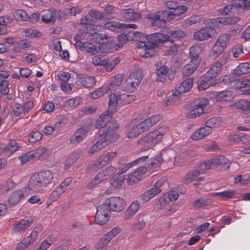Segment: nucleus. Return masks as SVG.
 <instances>
[{"label":"nucleus","mask_w":250,"mask_h":250,"mask_svg":"<svg viewBox=\"0 0 250 250\" xmlns=\"http://www.w3.org/2000/svg\"><path fill=\"white\" fill-rule=\"evenodd\" d=\"M123 80V77L122 75L118 74L111 78L110 83H109L107 89L109 91L116 90L118 87L121 84Z\"/></svg>","instance_id":"obj_29"},{"label":"nucleus","mask_w":250,"mask_h":250,"mask_svg":"<svg viewBox=\"0 0 250 250\" xmlns=\"http://www.w3.org/2000/svg\"><path fill=\"white\" fill-rule=\"evenodd\" d=\"M240 3L235 2L225 6L222 12V15H227L234 13L238 8L244 7L245 8H250V0H240Z\"/></svg>","instance_id":"obj_12"},{"label":"nucleus","mask_w":250,"mask_h":250,"mask_svg":"<svg viewBox=\"0 0 250 250\" xmlns=\"http://www.w3.org/2000/svg\"><path fill=\"white\" fill-rule=\"evenodd\" d=\"M38 235V232L36 230L33 231L29 236L24 238L23 241L29 247L37 239Z\"/></svg>","instance_id":"obj_51"},{"label":"nucleus","mask_w":250,"mask_h":250,"mask_svg":"<svg viewBox=\"0 0 250 250\" xmlns=\"http://www.w3.org/2000/svg\"><path fill=\"white\" fill-rule=\"evenodd\" d=\"M235 194L234 190H226L221 192L215 193V194L217 195L223 199H228L232 198Z\"/></svg>","instance_id":"obj_48"},{"label":"nucleus","mask_w":250,"mask_h":250,"mask_svg":"<svg viewBox=\"0 0 250 250\" xmlns=\"http://www.w3.org/2000/svg\"><path fill=\"white\" fill-rule=\"evenodd\" d=\"M52 179V173L48 170L34 173L29 179L28 188L34 191H40L49 184Z\"/></svg>","instance_id":"obj_2"},{"label":"nucleus","mask_w":250,"mask_h":250,"mask_svg":"<svg viewBox=\"0 0 250 250\" xmlns=\"http://www.w3.org/2000/svg\"><path fill=\"white\" fill-rule=\"evenodd\" d=\"M105 179L106 177H104V174L100 172L88 184L87 188L88 189H91Z\"/></svg>","instance_id":"obj_35"},{"label":"nucleus","mask_w":250,"mask_h":250,"mask_svg":"<svg viewBox=\"0 0 250 250\" xmlns=\"http://www.w3.org/2000/svg\"><path fill=\"white\" fill-rule=\"evenodd\" d=\"M220 123L221 120L220 118L213 117L208 120L206 122V125L211 128L212 130V128L217 127L220 124Z\"/></svg>","instance_id":"obj_56"},{"label":"nucleus","mask_w":250,"mask_h":250,"mask_svg":"<svg viewBox=\"0 0 250 250\" xmlns=\"http://www.w3.org/2000/svg\"><path fill=\"white\" fill-rule=\"evenodd\" d=\"M78 82L83 86L87 88L93 86L96 83L94 77H80Z\"/></svg>","instance_id":"obj_32"},{"label":"nucleus","mask_w":250,"mask_h":250,"mask_svg":"<svg viewBox=\"0 0 250 250\" xmlns=\"http://www.w3.org/2000/svg\"><path fill=\"white\" fill-rule=\"evenodd\" d=\"M87 21V19H81L79 25V30L84 33H95L96 32L95 30V25L86 22Z\"/></svg>","instance_id":"obj_23"},{"label":"nucleus","mask_w":250,"mask_h":250,"mask_svg":"<svg viewBox=\"0 0 250 250\" xmlns=\"http://www.w3.org/2000/svg\"><path fill=\"white\" fill-rule=\"evenodd\" d=\"M136 97L133 94L126 93L118 94V100L121 104H127L132 103L135 100Z\"/></svg>","instance_id":"obj_33"},{"label":"nucleus","mask_w":250,"mask_h":250,"mask_svg":"<svg viewBox=\"0 0 250 250\" xmlns=\"http://www.w3.org/2000/svg\"><path fill=\"white\" fill-rule=\"evenodd\" d=\"M118 127V124L113 122L104 128L99 130L98 138L106 146L115 142L119 138V135L116 133V130Z\"/></svg>","instance_id":"obj_4"},{"label":"nucleus","mask_w":250,"mask_h":250,"mask_svg":"<svg viewBox=\"0 0 250 250\" xmlns=\"http://www.w3.org/2000/svg\"><path fill=\"white\" fill-rule=\"evenodd\" d=\"M26 13L22 10H16L13 13V16L17 21H24L26 18Z\"/></svg>","instance_id":"obj_61"},{"label":"nucleus","mask_w":250,"mask_h":250,"mask_svg":"<svg viewBox=\"0 0 250 250\" xmlns=\"http://www.w3.org/2000/svg\"><path fill=\"white\" fill-rule=\"evenodd\" d=\"M108 163V159H107L105 154H103L96 161L92 163L90 165L89 167L92 170H97L105 166Z\"/></svg>","instance_id":"obj_24"},{"label":"nucleus","mask_w":250,"mask_h":250,"mask_svg":"<svg viewBox=\"0 0 250 250\" xmlns=\"http://www.w3.org/2000/svg\"><path fill=\"white\" fill-rule=\"evenodd\" d=\"M211 204L212 201L210 199L201 197L195 200L194 203V207L199 208L209 206Z\"/></svg>","instance_id":"obj_43"},{"label":"nucleus","mask_w":250,"mask_h":250,"mask_svg":"<svg viewBox=\"0 0 250 250\" xmlns=\"http://www.w3.org/2000/svg\"><path fill=\"white\" fill-rule=\"evenodd\" d=\"M121 17L125 20L135 21L141 18L140 12H135L132 8L123 9L120 12Z\"/></svg>","instance_id":"obj_16"},{"label":"nucleus","mask_w":250,"mask_h":250,"mask_svg":"<svg viewBox=\"0 0 250 250\" xmlns=\"http://www.w3.org/2000/svg\"><path fill=\"white\" fill-rule=\"evenodd\" d=\"M168 35L161 33H155L146 36V40L139 41L137 43V46L144 49L142 57L148 58L156 55L158 53L159 44L169 41L173 42L175 39L177 40L186 36V33L181 30H170Z\"/></svg>","instance_id":"obj_1"},{"label":"nucleus","mask_w":250,"mask_h":250,"mask_svg":"<svg viewBox=\"0 0 250 250\" xmlns=\"http://www.w3.org/2000/svg\"><path fill=\"white\" fill-rule=\"evenodd\" d=\"M124 24L119 22H107L104 24L106 29L115 32H119V30L123 28Z\"/></svg>","instance_id":"obj_41"},{"label":"nucleus","mask_w":250,"mask_h":250,"mask_svg":"<svg viewBox=\"0 0 250 250\" xmlns=\"http://www.w3.org/2000/svg\"><path fill=\"white\" fill-rule=\"evenodd\" d=\"M217 33L216 29L211 27H205L194 33L193 38L198 41H206L213 37Z\"/></svg>","instance_id":"obj_10"},{"label":"nucleus","mask_w":250,"mask_h":250,"mask_svg":"<svg viewBox=\"0 0 250 250\" xmlns=\"http://www.w3.org/2000/svg\"><path fill=\"white\" fill-rule=\"evenodd\" d=\"M146 18L150 20L152 26L156 27L163 26L167 21L172 19L169 11H158L154 15L149 14Z\"/></svg>","instance_id":"obj_6"},{"label":"nucleus","mask_w":250,"mask_h":250,"mask_svg":"<svg viewBox=\"0 0 250 250\" xmlns=\"http://www.w3.org/2000/svg\"><path fill=\"white\" fill-rule=\"evenodd\" d=\"M211 23L213 26H221L231 23V19L229 18H218L211 20Z\"/></svg>","instance_id":"obj_42"},{"label":"nucleus","mask_w":250,"mask_h":250,"mask_svg":"<svg viewBox=\"0 0 250 250\" xmlns=\"http://www.w3.org/2000/svg\"><path fill=\"white\" fill-rule=\"evenodd\" d=\"M161 189L153 188L145 191L141 195V199L144 202H148L151 198L161 192Z\"/></svg>","instance_id":"obj_28"},{"label":"nucleus","mask_w":250,"mask_h":250,"mask_svg":"<svg viewBox=\"0 0 250 250\" xmlns=\"http://www.w3.org/2000/svg\"><path fill=\"white\" fill-rule=\"evenodd\" d=\"M164 133L165 132L162 128L155 130L148 133L146 136L139 140L138 143L143 144V143L145 144L151 143L152 144L155 145L162 141Z\"/></svg>","instance_id":"obj_9"},{"label":"nucleus","mask_w":250,"mask_h":250,"mask_svg":"<svg viewBox=\"0 0 250 250\" xmlns=\"http://www.w3.org/2000/svg\"><path fill=\"white\" fill-rule=\"evenodd\" d=\"M200 172L199 171H192L187 173L184 178L185 182L186 184H189L193 181L195 180L199 175Z\"/></svg>","instance_id":"obj_47"},{"label":"nucleus","mask_w":250,"mask_h":250,"mask_svg":"<svg viewBox=\"0 0 250 250\" xmlns=\"http://www.w3.org/2000/svg\"><path fill=\"white\" fill-rule=\"evenodd\" d=\"M125 178V175H121L120 173H117L111 179L110 183L112 186L118 188L121 186Z\"/></svg>","instance_id":"obj_38"},{"label":"nucleus","mask_w":250,"mask_h":250,"mask_svg":"<svg viewBox=\"0 0 250 250\" xmlns=\"http://www.w3.org/2000/svg\"><path fill=\"white\" fill-rule=\"evenodd\" d=\"M145 37L142 33L138 32H129L128 34H121L118 36V39L120 42H125L128 40V38H131L132 40H137L138 38H142Z\"/></svg>","instance_id":"obj_31"},{"label":"nucleus","mask_w":250,"mask_h":250,"mask_svg":"<svg viewBox=\"0 0 250 250\" xmlns=\"http://www.w3.org/2000/svg\"><path fill=\"white\" fill-rule=\"evenodd\" d=\"M230 36L228 34H224L219 37L213 44L209 53V56L216 58L225 50L229 40Z\"/></svg>","instance_id":"obj_7"},{"label":"nucleus","mask_w":250,"mask_h":250,"mask_svg":"<svg viewBox=\"0 0 250 250\" xmlns=\"http://www.w3.org/2000/svg\"><path fill=\"white\" fill-rule=\"evenodd\" d=\"M105 203L110 211L120 212L124 209L125 206V201L120 197H112L107 198Z\"/></svg>","instance_id":"obj_11"},{"label":"nucleus","mask_w":250,"mask_h":250,"mask_svg":"<svg viewBox=\"0 0 250 250\" xmlns=\"http://www.w3.org/2000/svg\"><path fill=\"white\" fill-rule=\"evenodd\" d=\"M229 59V55L224 53L219 60L209 68L205 74L211 80L215 82V78L221 73L222 66L227 63Z\"/></svg>","instance_id":"obj_5"},{"label":"nucleus","mask_w":250,"mask_h":250,"mask_svg":"<svg viewBox=\"0 0 250 250\" xmlns=\"http://www.w3.org/2000/svg\"><path fill=\"white\" fill-rule=\"evenodd\" d=\"M111 119L112 117L110 114L102 113L97 120L96 123V128H99L100 130L101 128L106 127L109 124L112 123L110 122Z\"/></svg>","instance_id":"obj_22"},{"label":"nucleus","mask_w":250,"mask_h":250,"mask_svg":"<svg viewBox=\"0 0 250 250\" xmlns=\"http://www.w3.org/2000/svg\"><path fill=\"white\" fill-rule=\"evenodd\" d=\"M101 212L102 214L109 216L111 211L107 207V205H106V203L104 202L97 208V212Z\"/></svg>","instance_id":"obj_64"},{"label":"nucleus","mask_w":250,"mask_h":250,"mask_svg":"<svg viewBox=\"0 0 250 250\" xmlns=\"http://www.w3.org/2000/svg\"><path fill=\"white\" fill-rule=\"evenodd\" d=\"M169 201L170 200H169L167 195H164L161 197L157 203L158 208L159 209L164 208L168 205Z\"/></svg>","instance_id":"obj_57"},{"label":"nucleus","mask_w":250,"mask_h":250,"mask_svg":"<svg viewBox=\"0 0 250 250\" xmlns=\"http://www.w3.org/2000/svg\"><path fill=\"white\" fill-rule=\"evenodd\" d=\"M110 240L111 238L109 236L104 235L101 238L97 244V250H105L106 247Z\"/></svg>","instance_id":"obj_45"},{"label":"nucleus","mask_w":250,"mask_h":250,"mask_svg":"<svg viewBox=\"0 0 250 250\" xmlns=\"http://www.w3.org/2000/svg\"><path fill=\"white\" fill-rule=\"evenodd\" d=\"M142 79V69H137L134 71L126 80V89L131 92L135 91L140 84Z\"/></svg>","instance_id":"obj_8"},{"label":"nucleus","mask_w":250,"mask_h":250,"mask_svg":"<svg viewBox=\"0 0 250 250\" xmlns=\"http://www.w3.org/2000/svg\"><path fill=\"white\" fill-rule=\"evenodd\" d=\"M250 73V62H244L240 64L234 70L232 75L240 76L242 74Z\"/></svg>","instance_id":"obj_27"},{"label":"nucleus","mask_w":250,"mask_h":250,"mask_svg":"<svg viewBox=\"0 0 250 250\" xmlns=\"http://www.w3.org/2000/svg\"><path fill=\"white\" fill-rule=\"evenodd\" d=\"M106 145L99 138L97 139L96 142L94 145L90 148L88 152L89 155H93L95 152L98 151L103 148L106 146Z\"/></svg>","instance_id":"obj_39"},{"label":"nucleus","mask_w":250,"mask_h":250,"mask_svg":"<svg viewBox=\"0 0 250 250\" xmlns=\"http://www.w3.org/2000/svg\"><path fill=\"white\" fill-rule=\"evenodd\" d=\"M34 219L32 217L21 219L14 224L12 231L16 233L23 232L33 223Z\"/></svg>","instance_id":"obj_13"},{"label":"nucleus","mask_w":250,"mask_h":250,"mask_svg":"<svg viewBox=\"0 0 250 250\" xmlns=\"http://www.w3.org/2000/svg\"><path fill=\"white\" fill-rule=\"evenodd\" d=\"M24 198L23 192L21 190H17L13 192L9 198V203L12 205L18 204L19 201Z\"/></svg>","instance_id":"obj_30"},{"label":"nucleus","mask_w":250,"mask_h":250,"mask_svg":"<svg viewBox=\"0 0 250 250\" xmlns=\"http://www.w3.org/2000/svg\"><path fill=\"white\" fill-rule=\"evenodd\" d=\"M216 83L212 80H211L206 74L199 78L197 82V87L199 91H204L211 85Z\"/></svg>","instance_id":"obj_19"},{"label":"nucleus","mask_w":250,"mask_h":250,"mask_svg":"<svg viewBox=\"0 0 250 250\" xmlns=\"http://www.w3.org/2000/svg\"><path fill=\"white\" fill-rule=\"evenodd\" d=\"M208 105V101L206 98L196 99L190 104H186L185 109L188 110L186 113L188 119H193L201 116L205 113L204 109Z\"/></svg>","instance_id":"obj_3"},{"label":"nucleus","mask_w":250,"mask_h":250,"mask_svg":"<svg viewBox=\"0 0 250 250\" xmlns=\"http://www.w3.org/2000/svg\"><path fill=\"white\" fill-rule=\"evenodd\" d=\"M110 216L102 214L101 212H96L95 216V222L97 224L103 225L106 224L109 219Z\"/></svg>","instance_id":"obj_44"},{"label":"nucleus","mask_w":250,"mask_h":250,"mask_svg":"<svg viewBox=\"0 0 250 250\" xmlns=\"http://www.w3.org/2000/svg\"><path fill=\"white\" fill-rule=\"evenodd\" d=\"M212 132L211 128L206 125L205 126L201 127L191 135V138L194 140H198L205 138L208 136Z\"/></svg>","instance_id":"obj_21"},{"label":"nucleus","mask_w":250,"mask_h":250,"mask_svg":"<svg viewBox=\"0 0 250 250\" xmlns=\"http://www.w3.org/2000/svg\"><path fill=\"white\" fill-rule=\"evenodd\" d=\"M16 184L11 179H8L0 186V188L4 191L12 190L15 186Z\"/></svg>","instance_id":"obj_54"},{"label":"nucleus","mask_w":250,"mask_h":250,"mask_svg":"<svg viewBox=\"0 0 250 250\" xmlns=\"http://www.w3.org/2000/svg\"><path fill=\"white\" fill-rule=\"evenodd\" d=\"M108 57L106 55L99 54L92 58V62L95 66L104 65L107 63Z\"/></svg>","instance_id":"obj_34"},{"label":"nucleus","mask_w":250,"mask_h":250,"mask_svg":"<svg viewBox=\"0 0 250 250\" xmlns=\"http://www.w3.org/2000/svg\"><path fill=\"white\" fill-rule=\"evenodd\" d=\"M88 14L90 17L97 19L105 20L106 19V17L105 15L96 9L90 10L88 12Z\"/></svg>","instance_id":"obj_58"},{"label":"nucleus","mask_w":250,"mask_h":250,"mask_svg":"<svg viewBox=\"0 0 250 250\" xmlns=\"http://www.w3.org/2000/svg\"><path fill=\"white\" fill-rule=\"evenodd\" d=\"M63 193L62 189L57 188L53 190L49 195L47 200V207L51 205L54 202L56 201L60 196Z\"/></svg>","instance_id":"obj_40"},{"label":"nucleus","mask_w":250,"mask_h":250,"mask_svg":"<svg viewBox=\"0 0 250 250\" xmlns=\"http://www.w3.org/2000/svg\"><path fill=\"white\" fill-rule=\"evenodd\" d=\"M188 7L185 5H177L172 11H169V14L171 16H179L183 13L186 12L188 10Z\"/></svg>","instance_id":"obj_46"},{"label":"nucleus","mask_w":250,"mask_h":250,"mask_svg":"<svg viewBox=\"0 0 250 250\" xmlns=\"http://www.w3.org/2000/svg\"><path fill=\"white\" fill-rule=\"evenodd\" d=\"M140 204L137 200L133 201L124 212V218L125 220H129L138 211Z\"/></svg>","instance_id":"obj_20"},{"label":"nucleus","mask_w":250,"mask_h":250,"mask_svg":"<svg viewBox=\"0 0 250 250\" xmlns=\"http://www.w3.org/2000/svg\"><path fill=\"white\" fill-rule=\"evenodd\" d=\"M200 63L190 61V62L185 65L182 69V73L184 77H188L193 73L197 69Z\"/></svg>","instance_id":"obj_26"},{"label":"nucleus","mask_w":250,"mask_h":250,"mask_svg":"<svg viewBox=\"0 0 250 250\" xmlns=\"http://www.w3.org/2000/svg\"><path fill=\"white\" fill-rule=\"evenodd\" d=\"M80 103V99L78 98L70 99L67 101L64 106L70 108H73L77 107Z\"/></svg>","instance_id":"obj_59"},{"label":"nucleus","mask_w":250,"mask_h":250,"mask_svg":"<svg viewBox=\"0 0 250 250\" xmlns=\"http://www.w3.org/2000/svg\"><path fill=\"white\" fill-rule=\"evenodd\" d=\"M236 105L237 108L243 110L248 111L250 110V102L245 100L238 101L236 103Z\"/></svg>","instance_id":"obj_49"},{"label":"nucleus","mask_w":250,"mask_h":250,"mask_svg":"<svg viewBox=\"0 0 250 250\" xmlns=\"http://www.w3.org/2000/svg\"><path fill=\"white\" fill-rule=\"evenodd\" d=\"M19 147L18 144L14 140H11L4 147V151H10L11 152L16 151Z\"/></svg>","instance_id":"obj_60"},{"label":"nucleus","mask_w":250,"mask_h":250,"mask_svg":"<svg viewBox=\"0 0 250 250\" xmlns=\"http://www.w3.org/2000/svg\"><path fill=\"white\" fill-rule=\"evenodd\" d=\"M25 36L30 38H40L42 33L36 29H28L25 31Z\"/></svg>","instance_id":"obj_62"},{"label":"nucleus","mask_w":250,"mask_h":250,"mask_svg":"<svg viewBox=\"0 0 250 250\" xmlns=\"http://www.w3.org/2000/svg\"><path fill=\"white\" fill-rule=\"evenodd\" d=\"M109 91V89H107V87H102L99 88L97 90L94 91L91 94V97L94 99H96L104 95L105 93H107Z\"/></svg>","instance_id":"obj_52"},{"label":"nucleus","mask_w":250,"mask_h":250,"mask_svg":"<svg viewBox=\"0 0 250 250\" xmlns=\"http://www.w3.org/2000/svg\"><path fill=\"white\" fill-rule=\"evenodd\" d=\"M42 138V134L38 131L30 133L28 137L30 143H34L40 140Z\"/></svg>","instance_id":"obj_53"},{"label":"nucleus","mask_w":250,"mask_h":250,"mask_svg":"<svg viewBox=\"0 0 250 250\" xmlns=\"http://www.w3.org/2000/svg\"><path fill=\"white\" fill-rule=\"evenodd\" d=\"M179 187L171 189L168 193V195H167L169 200L171 202L175 201L179 196Z\"/></svg>","instance_id":"obj_55"},{"label":"nucleus","mask_w":250,"mask_h":250,"mask_svg":"<svg viewBox=\"0 0 250 250\" xmlns=\"http://www.w3.org/2000/svg\"><path fill=\"white\" fill-rule=\"evenodd\" d=\"M192 77L184 80L173 93V96L178 97L181 94L188 92L193 86Z\"/></svg>","instance_id":"obj_15"},{"label":"nucleus","mask_w":250,"mask_h":250,"mask_svg":"<svg viewBox=\"0 0 250 250\" xmlns=\"http://www.w3.org/2000/svg\"><path fill=\"white\" fill-rule=\"evenodd\" d=\"M202 52V49L198 44L191 46L189 49V56L193 62L200 63L201 59L199 55Z\"/></svg>","instance_id":"obj_25"},{"label":"nucleus","mask_w":250,"mask_h":250,"mask_svg":"<svg viewBox=\"0 0 250 250\" xmlns=\"http://www.w3.org/2000/svg\"><path fill=\"white\" fill-rule=\"evenodd\" d=\"M148 158L147 156H145L141 157H140L134 161L129 162L127 163L126 157L123 158L122 159L120 160V163L124 165V167H122L121 166L120 168V172L122 173L126 171L129 168L131 167L132 166H135L137 164L140 163L141 162H143L145 161Z\"/></svg>","instance_id":"obj_17"},{"label":"nucleus","mask_w":250,"mask_h":250,"mask_svg":"<svg viewBox=\"0 0 250 250\" xmlns=\"http://www.w3.org/2000/svg\"><path fill=\"white\" fill-rule=\"evenodd\" d=\"M220 165L219 158H215L210 160L204 162L202 165V168L205 169H209L210 168H214Z\"/></svg>","instance_id":"obj_37"},{"label":"nucleus","mask_w":250,"mask_h":250,"mask_svg":"<svg viewBox=\"0 0 250 250\" xmlns=\"http://www.w3.org/2000/svg\"><path fill=\"white\" fill-rule=\"evenodd\" d=\"M19 159L21 160V164H25L35 158L31 150L19 157Z\"/></svg>","instance_id":"obj_63"},{"label":"nucleus","mask_w":250,"mask_h":250,"mask_svg":"<svg viewBox=\"0 0 250 250\" xmlns=\"http://www.w3.org/2000/svg\"><path fill=\"white\" fill-rule=\"evenodd\" d=\"M118 94H116L113 93L110 95L108 106L109 108L111 109L114 110L116 107L118 103H119V100H118Z\"/></svg>","instance_id":"obj_50"},{"label":"nucleus","mask_w":250,"mask_h":250,"mask_svg":"<svg viewBox=\"0 0 250 250\" xmlns=\"http://www.w3.org/2000/svg\"><path fill=\"white\" fill-rule=\"evenodd\" d=\"M233 97V93L229 90L219 92L216 95L217 100L220 101H229Z\"/></svg>","instance_id":"obj_36"},{"label":"nucleus","mask_w":250,"mask_h":250,"mask_svg":"<svg viewBox=\"0 0 250 250\" xmlns=\"http://www.w3.org/2000/svg\"><path fill=\"white\" fill-rule=\"evenodd\" d=\"M156 80L157 82L164 83L167 80V75L169 71L168 67L162 62H159L156 63Z\"/></svg>","instance_id":"obj_14"},{"label":"nucleus","mask_w":250,"mask_h":250,"mask_svg":"<svg viewBox=\"0 0 250 250\" xmlns=\"http://www.w3.org/2000/svg\"><path fill=\"white\" fill-rule=\"evenodd\" d=\"M58 14L59 12L56 9L46 10L43 12L42 20L45 23H54Z\"/></svg>","instance_id":"obj_18"}]
</instances>
